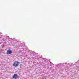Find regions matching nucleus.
<instances>
[{
  "label": "nucleus",
  "instance_id": "obj_2",
  "mask_svg": "<svg viewBox=\"0 0 79 79\" xmlns=\"http://www.w3.org/2000/svg\"><path fill=\"white\" fill-rule=\"evenodd\" d=\"M12 52H13L12 51V50L9 49V50L7 51L6 54L7 55H10V54H11Z\"/></svg>",
  "mask_w": 79,
  "mask_h": 79
},
{
  "label": "nucleus",
  "instance_id": "obj_6",
  "mask_svg": "<svg viewBox=\"0 0 79 79\" xmlns=\"http://www.w3.org/2000/svg\"><path fill=\"white\" fill-rule=\"evenodd\" d=\"M5 38L6 40V37H7V36H5L4 37Z\"/></svg>",
  "mask_w": 79,
  "mask_h": 79
},
{
  "label": "nucleus",
  "instance_id": "obj_1",
  "mask_svg": "<svg viewBox=\"0 0 79 79\" xmlns=\"http://www.w3.org/2000/svg\"><path fill=\"white\" fill-rule=\"evenodd\" d=\"M19 64H20V62H18V61H16L14 62L13 64V65L14 67H18Z\"/></svg>",
  "mask_w": 79,
  "mask_h": 79
},
{
  "label": "nucleus",
  "instance_id": "obj_4",
  "mask_svg": "<svg viewBox=\"0 0 79 79\" xmlns=\"http://www.w3.org/2000/svg\"><path fill=\"white\" fill-rule=\"evenodd\" d=\"M63 64H64L60 63L59 64L56 65V67H60V66H63Z\"/></svg>",
  "mask_w": 79,
  "mask_h": 79
},
{
  "label": "nucleus",
  "instance_id": "obj_5",
  "mask_svg": "<svg viewBox=\"0 0 79 79\" xmlns=\"http://www.w3.org/2000/svg\"><path fill=\"white\" fill-rule=\"evenodd\" d=\"M51 67H53V66H54V64H52L51 65Z\"/></svg>",
  "mask_w": 79,
  "mask_h": 79
},
{
  "label": "nucleus",
  "instance_id": "obj_7",
  "mask_svg": "<svg viewBox=\"0 0 79 79\" xmlns=\"http://www.w3.org/2000/svg\"><path fill=\"white\" fill-rule=\"evenodd\" d=\"M2 33H0V35H2Z\"/></svg>",
  "mask_w": 79,
  "mask_h": 79
},
{
  "label": "nucleus",
  "instance_id": "obj_3",
  "mask_svg": "<svg viewBox=\"0 0 79 79\" xmlns=\"http://www.w3.org/2000/svg\"><path fill=\"white\" fill-rule=\"evenodd\" d=\"M13 79H18V76L17 75V74H15L13 77Z\"/></svg>",
  "mask_w": 79,
  "mask_h": 79
}]
</instances>
